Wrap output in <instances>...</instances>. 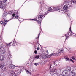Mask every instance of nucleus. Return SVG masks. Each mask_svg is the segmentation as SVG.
<instances>
[{"mask_svg": "<svg viewBox=\"0 0 76 76\" xmlns=\"http://www.w3.org/2000/svg\"><path fill=\"white\" fill-rule=\"evenodd\" d=\"M45 57H46V58H47L48 57L47 56V55H45Z\"/></svg>", "mask_w": 76, "mask_h": 76, "instance_id": "45", "label": "nucleus"}, {"mask_svg": "<svg viewBox=\"0 0 76 76\" xmlns=\"http://www.w3.org/2000/svg\"><path fill=\"white\" fill-rule=\"evenodd\" d=\"M11 44H12V45H16V44H17V43L16 42V41H15V40H14V41H12L11 42Z\"/></svg>", "mask_w": 76, "mask_h": 76, "instance_id": "11", "label": "nucleus"}, {"mask_svg": "<svg viewBox=\"0 0 76 76\" xmlns=\"http://www.w3.org/2000/svg\"><path fill=\"white\" fill-rule=\"evenodd\" d=\"M18 16H19V15H16L15 16V18L16 19H18Z\"/></svg>", "mask_w": 76, "mask_h": 76, "instance_id": "37", "label": "nucleus"}, {"mask_svg": "<svg viewBox=\"0 0 76 76\" xmlns=\"http://www.w3.org/2000/svg\"><path fill=\"white\" fill-rule=\"evenodd\" d=\"M43 16L41 15H40L38 17V19H42Z\"/></svg>", "mask_w": 76, "mask_h": 76, "instance_id": "19", "label": "nucleus"}, {"mask_svg": "<svg viewBox=\"0 0 76 76\" xmlns=\"http://www.w3.org/2000/svg\"><path fill=\"white\" fill-rule=\"evenodd\" d=\"M26 72L27 73H29V74H30V75H31V73L28 70H27L26 71Z\"/></svg>", "mask_w": 76, "mask_h": 76, "instance_id": "27", "label": "nucleus"}, {"mask_svg": "<svg viewBox=\"0 0 76 76\" xmlns=\"http://www.w3.org/2000/svg\"><path fill=\"white\" fill-rule=\"evenodd\" d=\"M34 65H35V66H37L38 64V63H36L34 64Z\"/></svg>", "mask_w": 76, "mask_h": 76, "instance_id": "33", "label": "nucleus"}, {"mask_svg": "<svg viewBox=\"0 0 76 76\" xmlns=\"http://www.w3.org/2000/svg\"><path fill=\"white\" fill-rule=\"evenodd\" d=\"M53 54H54V53H52V54H50L49 56H50V57H51V56H53Z\"/></svg>", "mask_w": 76, "mask_h": 76, "instance_id": "32", "label": "nucleus"}, {"mask_svg": "<svg viewBox=\"0 0 76 76\" xmlns=\"http://www.w3.org/2000/svg\"><path fill=\"white\" fill-rule=\"evenodd\" d=\"M72 61V62H73V63L74 62V61L73 60H72V61Z\"/></svg>", "mask_w": 76, "mask_h": 76, "instance_id": "48", "label": "nucleus"}, {"mask_svg": "<svg viewBox=\"0 0 76 76\" xmlns=\"http://www.w3.org/2000/svg\"><path fill=\"white\" fill-rule=\"evenodd\" d=\"M34 53L35 54H37V50L34 51Z\"/></svg>", "mask_w": 76, "mask_h": 76, "instance_id": "36", "label": "nucleus"}, {"mask_svg": "<svg viewBox=\"0 0 76 76\" xmlns=\"http://www.w3.org/2000/svg\"><path fill=\"white\" fill-rule=\"evenodd\" d=\"M37 39V37H36V38H35V39Z\"/></svg>", "mask_w": 76, "mask_h": 76, "instance_id": "54", "label": "nucleus"}, {"mask_svg": "<svg viewBox=\"0 0 76 76\" xmlns=\"http://www.w3.org/2000/svg\"><path fill=\"white\" fill-rule=\"evenodd\" d=\"M10 44H11V42H10L9 44H7V46L9 45H10Z\"/></svg>", "mask_w": 76, "mask_h": 76, "instance_id": "39", "label": "nucleus"}, {"mask_svg": "<svg viewBox=\"0 0 76 76\" xmlns=\"http://www.w3.org/2000/svg\"><path fill=\"white\" fill-rule=\"evenodd\" d=\"M4 66V63L3 62H1L0 63V67L1 69H3Z\"/></svg>", "mask_w": 76, "mask_h": 76, "instance_id": "7", "label": "nucleus"}, {"mask_svg": "<svg viewBox=\"0 0 76 76\" xmlns=\"http://www.w3.org/2000/svg\"><path fill=\"white\" fill-rule=\"evenodd\" d=\"M56 61H53L52 62V64H49L48 65L50 69V71L51 72H54L56 71V68H52V67H53V66H57V64L56 63Z\"/></svg>", "mask_w": 76, "mask_h": 76, "instance_id": "2", "label": "nucleus"}, {"mask_svg": "<svg viewBox=\"0 0 76 76\" xmlns=\"http://www.w3.org/2000/svg\"><path fill=\"white\" fill-rule=\"evenodd\" d=\"M15 66L12 64L10 65L9 66V67L10 69H14L15 68Z\"/></svg>", "mask_w": 76, "mask_h": 76, "instance_id": "8", "label": "nucleus"}, {"mask_svg": "<svg viewBox=\"0 0 76 76\" xmlns=\"http://www.w3.org/2000/svg\"><path fill=\"white\" fill-rule=\"evenodd\" d=\"M54 11H56L57 10H59L58 12H61V13H62L63 11L60 10V8L58 7H56L55 8H53Z\"/></svg>", "mask_w": 76, "mask_h": 76, "instance_id": "5", "label": "nucleus"}, {"mask_svg": "<svg viewBox=\"0 0 76 76\" xmlns=\"http://www.w3.org/2000/svg\"><path fill=\"white\" fill-rule=\"evenodd\" d=\"M7 1V0H2V2L3 3H5Z\"/></svg>", "mask_w": 76, "mask_h": 76, "instance_id": "25", "label": "nucleus"}, {"mask_svg": "<svg viewBox=\"0 0 76 76\" xmlns=\"http://www.w3.org/2000/svg\"><path fill=\"white\" fill-rule=\"evenodd\" d=\"M72 76H76V73H75L74 75H72Z\"/></svg>", "mask_w": 76, "mask_h": 76, "instance_id": "40", "label": "nucleus"}, {"mask_svg": "<svg viewBox=\"0 0 76 76\" xmlns=\"http://www.w3.org/2000/svg\"><path fill=\"white\" fill-rule=\"evenodd\" d=\"M67 16L69 17V15H68V14H67Z\"/></svg>", "mask_w": 76, "mask_h": 76, "instance_id": "52", "label": "nucleus"}, {"mask_svg": "<svg viewBox=\"0 0 76 76\" xmlns=\"http://www.w3.org/2000/svg\"><path fill=\"white\" fill-rule=\"evenodd\" d=\"M34 60H35V58L34 59Z\"/></svg>", "mask_w": 76, "mask_h": 76, "instance_id": "56", "label": "nucleus"}, {"mask_svg": "<svg viewBox=\"0 0 76 76\" xmlns=\"http://www.w3.org/2000/svg\"><path fill=\"white\" fill-rule=\"evenodd\" d=\"M53 76H58V74H53V75H52Z\"/></svg>", "mask_w": 76, "mask_h": 76, "instance_id": "22", "label": "nucleus"}, {"mask_svg": "<svg viewBox=\"0 0 76 76\" xmlns=\"http://www.w3.org/2000/svg\"><path fill=\"white\" fill-rule=\"evenodd\" d=\"M7 15V13L5 12L4 14H3V16H4V17H6V16Z\"/></svg>", "mask_w": 76, "mask_h": 76, "instance_id": "23", "label": "nucleus"}, {"mask_svg": "<svg viewBox=\"0 0 76 76\" xmlns=\"http://www.w3.org/2000/svg\"><path fill=\"white\" fill-rule=\"evenodd\" d=\"M71 69H72L71 68V67H68L66 69V70H66V71H67V72H70V71H71Z\"/></svg>", "mask_w": 76, "mask_h": 76, "instance_id": "12", "label": "nucleus"}, {"mask_svg": "<svg viewBox=\"0 0 76 76\" xmlns=\"http://www.w3.org/2000/svg\"><path fill=\"white\" fill-rule=\"evenodd\" d=\"M8 13L9 14H10V15H12V12L11 11L9 12Z\"/></svg>", "mask_w": 76, "mask_h": 76, "instance_id": "35", "label": "nucleus"}, {"mask_svg": "<svg viewBox=\"0 0 76 76\" xmlns=\"http://www.w3.org/2000/svg\"><path fill=\"white\" fill-rule=\"evenodd\" d=\"M35 58L37 59H39V55H37Z\"/></svg>", "mask_w": 76, "mask_h": 76, "instance_id": "20", "label": "nucleus"}, {"mask_svg": "<svg viewBox=\"0 0 76 76\" xmlns=\"http://www.w3.org/2000/svg\"><path fill=\"white\" fill-rule=\"evenodd\" d=\"M71 0V1H72V0Z\"/></svg>", "mask_w": 76, "mask_h": 76, "instance_id": "55", "label": "nucleus"}, {"mask_svg": "<svg viewBox=\"0 0 76 76\" xmlns=\"http://www.w3.org/2000/svg\"><path fill=\"white\" fill-rule=\"evenodd\" d=\"M13 19V18H11L10 19V20H12V19Z\"/></svg>", "mask_w": 76, "mask_h": 76, "instance_id": "50", "label": "nucleus"}, {"mask_svg": "<svg viewBox=\"0 0 76 76\" xmlns=\"http://www.w3.org/2000/svg\"><path fill=\"white\" fill-rule=\"evenodd\" d=\"M10 72V71H9L8 72V74H9V75H10V76H17V75H18L16 74H15V73H14V74H11V75H10L9 72Z\"/></svg>", "mask_w": 76, "mask_h": 76, "instance_id": "14", "label": "nucleus"}, {"mask_svg": "<svg viewBox=\"0 0 76 76\" xmlns=\"http://www.w3.org/2000/svg\"><path fill=\"white\" fill-rule=\"evenodd\" d=\"M39 48H37V50H39Z\"/></svg>", "mask_w": 76, "mask_h": 76, "instance_id": "44", "label": "nucleus"}, {"mask_svg": "<svg viewBox=\"0 0 76 76\" xmlns=\"http://www.w3.org/2000/svg\"><path fill=\"white\" fill-rule=\"evenodd\" d=\"M72 60H75V57H74V56H72Z\"/></svg>", "mask_w": 76, "mask_h": 76, "instance_id": "28", "label": "nucleus"}, {"mask_svg": "<svg viewBox=\"0 0 76 76\" xmlns=\"http://www.w3.org/2000/svg\"><path fill=\"white\" fill-rule=\"evenodd\" d=\"M37 76H39V74H38L37 75Z\"/></svg>", "mask_w": 76, "mask_h": 76, "instance_id": "51", "label": "nucleus"}, {"mask_svg": "<svg viewBox=\"0 0 76 76\" xmlns=\"http://www.w3.org/2000/svg\"><path fill=\"white\" fill-rule=\"evenodd\" d=\"M64 7H63L64 10H66L68 9V6L70 7H71L72 6V2L71 1L66 0L65 2V4H64Z\"/></svg>", "mask_w": 76, "mask_h": 76, "instance_id": "1", "label": "nucleus"}, {"mask_svg": "<svg viewBox=\"0 0 76 76\" xmlns=\"http://www.w3.org/2000/svg\"><path fill=\"white\" fill-rule=\"evenodd\" d=\"M64 59H65V60L66 61H70V60H69V58H68L66 57H64Z\"/></svg>", "mask_w": 76, "mask_h": 76, "instance_id": "17", "label": "nucleus"}, {"mask_svg": "<svg viewBox=\"0 0 76 76\" xmlns=\"http://www.w3.org/2000/svg\"><path fill=\"white\" fill-rule=\"evenodd\" d=\"M10 60V61H12V60Z\"/></svg>", "mask_w": 76, "mask_h": 76, "instance_id": "53", "label": "nucleus"}, {"mask_svg": "<svg viewBox=\"0 0 76 76\" xmlns=\"http://www.w3.org/2000/svg\"><path fill=\"white\" fill-rule=\"evenodd\" d=\"M64 50L63 49H60L58 50V53H60V54H61V53H63V51Z\"/></svg>", "mask_w": 76, "mask_h": 76, "instance_id": "15", "label": "nucleus"}, {"mask_svg": "<svg viewBox=\"0 0 76 76\" xmlns=\"http://www.w3.org/2000/svg\"><path fill=\"white\" fill-rule=\"evenodd\" d=\"M5 52V50L3 48H1L0 49V53H1L2 54H4Z\"/></svg>", "mask_w": 76, "mask_h": 76, "instance_id": "6", "label": "nucleus"}, {"mask_svg": "<svg viewBox=\"0 0 76 76\" xmlns=\"http://www.w3.org/2000/svg\"><path fill=\"white\" fill-rule=\"evenodd\" d=\"M75 73L74 72H73V71H71V75H74L75 74Z\"/></svg>", "mask_w": 76, "mask_h": 76, "instance_id": "26", "label": "nucleus"}, {"mask_svg": "<svg viewBox=\"0 0 76 76\" xmlns=\"http://www.w3.org/2000/svg\"><path fill=\"white\" fill-rule=\"evenodd\" d=\"M12 56L11 55V54H9V59H10L11 58H12Z\"/></svg>", "mask_w": 76, "mask_h": 76, "instance_id": "21", "label": "nucleus"}, {"mask_svg": "<svg viewBox=\"0 0 76 76\" xmlns=\"http://www.w3.org/2000/svg\"><path fill=\"white\" fill-rule=\"evenodd\" d=\"M65 75H67V73L66 72H65Z\"/></svg>", "mask_w": 76, "mask_h": 76, "instance_id": "46", "label": "nucleus"}, {"mask_svg": "<svg viewBox=\"0 0 76 76\" xmlns=\"http://www.w3.org/2000/svg\"><path fill=\"white\" fill-rule=\"evenodd\" d=\"M54 8L53 7H50L48 8V11H51V10H53Z\"/></svg>", "mask_w": 76, "mask_h": 76, "instance_id": "16", "label": "nucleus"}, {"mask_svg": "<svg viewBox=\"0 0 76 76\" xmlns=\"http://www.w3.org/2000/svg\"><path fill=\"white\" fill-rule=\"evenodd\" d=\"M15 16V14H13L12 15V18H14Z\"/></svg>", "mask_w": 76, "mask_h": 76, "instance_id": "31", "label": "nucleus"}, {"mask_svg": "<svg viewBox=\"0 0 76 76\" xmlns=\"http://www.w3.org/2000/svg\"><path fill=\"white\" fill-rule=\"evenodd\" d=\"M2 1H0V8H1V9H2L3 10V9L6 8L7 7V5L6 4L5 5H2Z\"/></svg>", "mask_w": 76, "mask_h": 76, "instance_id": "4", "label": "nucleus"}, {"mask_svg": "<svg viewBox=\"0 0 76 76\" xmlns=\"http://www.w3.org/2000/svg\"><path fill=\"white\" fill-rule=\"evenodd\" d=\"M48 50H47V51H46V52L47 53H48Z\"/></svg>", "mask_w": 76, "mask_h": 76, "instance_id": "47", "label": "nucleus"}, {"mask_svg": "<svg viewBox=\"0 0 76 76\" xmlns=\"http://www.w3.org/2000/svg\"><path fill=\"white\" fill-rule=\"evenodd\" d=\"M47 12H45V14H44L45 15H47Z\"/></svg>", "mask_w": 76, "mask_h": 76, "instance_id": "42", "label": "nucleus"}, {"mask_svg": "<svg viewBox=\"0 0 76 76\" xmlns=\"http://www.w3.org/2000/svg\"><path fill=\"white\" fill-rule=\"evenodd\" d=\"M0 23L1 24H3V25H4V24H5V25H6V23H4V22L3 21H1L0 22Z\"/></svg>", "mask_w": 76, "mask_h": 76, "instance_id": "24", "label": "nucleus"}, {"mask_svg": "<svg viewBox=\"0 0 76 76\" xmlns=\"http://www.w3.org/2000/svg\"><path fill=\"white\" fill-rule=\"evenodd\" d=\"M4 20V22H6L7 21V20H6V19H5Z\"/></svg>", "mask_w": 76, "mask_h": 76, "instance_id": "43", "label": "nucleus"}, {"mask_svg": "<svg viewBox=\"0 0 76 76\" xmlns=\"http://www.w3.org/2000/svg\"><path fill=\"white\" fill-rule=\"evenodd\" d=\"M31 20H34V21H37V19H31Z\"/></svg>", "mask_w": 76, "mask_h": 76, "instance_id": "34", "label": "nucleus"}, {"mask_svg": "<svg viewBox=\"0 0 76 76\" xmlns=\"http://www.w3.org/2000/svg\"><path fill=\"white\" fill-rule=\"evenodd\" d=\"M3 70L4 71H5V70H6V67H4V68L3 69Z\"/></svg>", "mask_w": 76, "mask_h": 76, "instance_id": "30", "label": "nucleus"}, {"mask_svg": "<svg viewBox=\"0 0 76 76\" xmlns=\"http://www.w3.org/2000/svg\"><path fill=\"white\" fill-rule=\"evenodd\" d=\"M4 59V56H0V61H3Z\"/></svg>", "mask_w": 76, "mask_h": 76, "instance_id": "13", "label": "nucleus"}, {"mask_svg": "<svg viewBox=\"0 0 76 76\" xmlns=\"http://www.w3.org/2000/svg\"><path fill=\"white\" fill-rule=\"evenodd\" d=\"M74 3H76V0H74Z\"/></svg>", "mask_w": 76, "mask_h": 76, "instance_id": "41", "label": "nucleus"}, {"mask_svg": "<svg viewBox=\"0 0 76 76\" xmlns=\"http://www.w3.org/2000/svg\"><path fill=\"white\" fill-rule=\"evenodd\" d=\"M38 23H41V20H39L38 21Z\"/></svg>", "mask_w": 76, "mask_h": 76, "instance_id": "29", "label": "nucleus"}, {"mask_svg": "<svg viewBox=\"0 0 76 76\" xmlns=\"http://www.w3.org/2000/svg\"><path fill=\"white\" fill-rule=\"evenodd\" d=\"M68 34L69 35V36H70V35H72L73 33L72 31L71 30V27H70L69 28V31L68 32Z\"/></svg>", "mask_w": 76, "mask_h": 76, "instance_id": "10", "label": "nucleus"}, {"mask_svg": "<svg viewBox=\"0 0 76 76\" xmlns=\"http://www.w3.org/2000/svg\"><path fill=\"white\" fill-rule=\"evenodd\" d=\"M60 55V53L59 52H57L56 53H55L53 54V56H59Z\"/></svg>", "mask_w": 76, "mask_h": 76, "instance_id": "9", "label": "nucleus"}, {"mask_svg": "<svg viewBox=\"0 0 76 76\" xmlns=\"http://www.w3.org/2000/svg\"><path fill=\"white\" fill-rule=\"evenodd\" d=\"M21 72V69H18L17 71L14 72L13 71H10V72H9V74L10 75L13 74L14 73L16 74V75H18L19 73H20Z\"/></svg>", "mask_w": 76, "mask_h": 76, "instance_id": "3", "label": "nucleus"}, {"mask_svg": "<svg viewBox=\"0 0 76 76\" xmlns=\"http://www.w3.org/2000/svg\"><path fill=\"white\" fill-rule=\"evenodd\" d=\"M70 61H72V59H70Z\"/></svg>", "mask_w": 76, "mask_h": 76, "instance_id": "49", "label": "nucleus"}, {"mask_svg": "<svg viewBox=\"0 0 76 76\" xmlns=\"http://www.w3.org/2000/svg\"><path fill=\"white\" fill-rule=\"evenodd\" d=\"M40 35V33H39V34L38 35V38H39V35Z\"/></svg>", "mask_w": 76, "mask_h": 76, "instance_id": "38", "label": "nucleus"}, {"mask_svg": "<svg viewBox=\"0 0 76 76\" xmlns=\"http://www.w3.org/2000/svg\"><path fill=\"white\" fill-rule=\"evenodd\" d=\"M66 37V39H67V38H68V37H69V34L68 33H67L65 35Z\"/></svg>", "mask_w": 76, "mask_h": 76, "instance_id": "18", "label": "nucleus"}]
</instances>
